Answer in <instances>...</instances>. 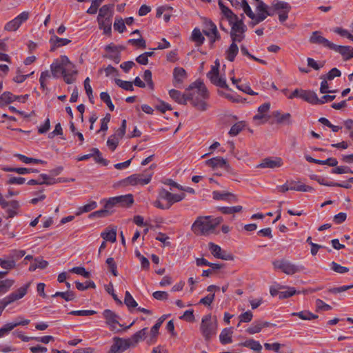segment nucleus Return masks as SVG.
<instances>
[{
  "instance_id": "obj_53",
  "label": "nucleus",
  "mask_w": 353,
  "mask_h": 353,
  "mask_svg": "<svg viewBox=\"0 0 353 353\" xmlns=\"http://www.w3.org/2000/svg\"><path fill=\"white\" fill-rule=\"evenodd\" d=\"M241 53L245 55V56H247L248 57L261 63V64H263V65H266L267 64V61H265V60H263V59H259V58H256V57L252 55L251 54H250V52H248V50L247 49V48L244 46V45H241Z\"/></svg>"
},
{
  "instance_id": "obj_46",
  "label": "nucleus",
  "mask_w": 353,
  "mask_h": 353,
  "mask_svg": "<svg viewBox=\"0 0 353 353\" xmlns=\"http://www.w3.org/2000/svg\"><path fill=\"white\" fill-rule=\"evenodd\" d=\"M272 8L274 11H285L290 10L291 6L285 1H277L272 3Z\"/></svg>"
},
{
  "instance_id": "obj_5",
  "label": "nucleus",
  "mask_w": 353,
  "mask_h": 353,
  "mask_svg": "<svg viewBox=\"0 0 353 353\" xmlns=\"http://www.w3.org/2000/svg\"><path fill=\"white\" fill-rule=\"evenodd\" d=\"M103 316L109 329L115 333L125 331L134 324V322H132L130 325L124 326L119 322V316L115 312L108 309L103 311Z\"/></svg>"
},
{
  "instance_id": "obj_55",
  "label": "nucleus",
  "mask_w": 353,
  "mask_h": 353,
  "mask_svg": "<svg viewBox=\"0 0 353 353\" xmlns=\"http://www.w3.org/2000/svg\"><path fill=\"white\" fill-rule=\"evenodd\" d=\"M244 126L245 125L243 123V122L236 123L231 127L229 131V134L232 137L236 136L243 129Z\"/></svg>"
},
{
  "instance_id": "obj_26",
  "label": "nucleus",
  "mask_w": 353,
  "mask_h": 353,
  "mask_svg": "<svg viewBox=\"0 0 353 353\" xmlns=\"http://www.w3.org/2000/svg\"><path fill=\"white\" fill-rule=\"evenodd\" d=\"M163 320L158 319L157 322L152 327L150 332V336L147 341L148 344H153L156 342L157 336L159 334V327L161 326Z\"/></svg>"
},
{
  "instance_id": "obj_49",
  "label": "nucleus",
  "mask_w": 353,
  "mask_h": 353,
  "mask_svg": "<svg viewBox=\"0 0 353 353\" xmlns=\"http://www.w3.org/2000/svg\"><path fill=\"white\" fill-rule=\"evenodd\" d=\"M206 30H203V34L208 37H212V34H214V29H217L216 26L211 20H208L205 22Z\"/></svg>"
},
{
  "instance_id": "obj_21",
  "label": "nucleus",
  "mask_w": 353,
  "mask_h": 353,
  "mask_svg": "<svg viewBox=\"0 0 353 353\" xmlns=\"http://www.w3.org/2000/svg\"><path fill=\"white\" fill-rule=\"evenodd\" d=\"M170 97L176 103L179 104L185 105L188 101V89H186L184 93H181L180 91L174 89H172L169 91Z\"/></svg>"
},
{
  "instance_id": "obj_58",
  "label": "nucleus",
  "mask_w": 353,
  "mask_h": 353,
  "mask_svg": "<svg viewBox=\"0 0 353 353\" xmlns=\"http://www.w3.org/2000/svg\"><path fill=\"white\" fill-rule=\"evenodd\" d=\"M321 79H323V81L321 83V87H320V92L322 94L325 93H332L335 91L329 90L328 83H327V79L325 77L324 75L321 77Z\"/></svg>"
},
{
  "instance_id": "obj_40",
  "label": "nucleus",
  "mask_w": 353,
  "mask_h": 353,
  "mask_svg": "<svg viewBox=\"0 0 353 353\" xmlns=\"http://www.w3.org/2000/svg\"><path fill=\"white\" fill-rule=\"evenodd\" d=\"M124 303L130 311L137 306V301L128 291L125 293Z\"/></svg>"
},
{
  "instance_id": "obj_61",
  "label": "nucleus",
  "mask_w": 353,
  "mask_h": 353,
  "mask_svg": "<svg viewBox=\"0 0 353 353\" xmlns=\"http://www.w3.org/2000/svg\"><path fill=\"white\" fill-rule=\"evenodd\" d=\"M110 214H111V212H109L108 210H107L106 208H104L102 210H99L95 211V212L90 214L89 218L93 219L95 217H98V218L105 217V216H108Z\"/></svg>"
},
{
  "instance_id": "obj_62",
  "label": "nucleus",
  "mask_w": 353,
  "mask_h": 353,
  "mask_svg": "<svg viewBox=\"0 0 353 353\" xmlns=\"http://www.w3.org/2000/svg\"><path fill=\"white\" fill-rule=\"evenodd\" d=\"M70 272L83 276L85 278H89L90 273L87 272L83 267H74L70 270Z\"/></svg>"
},
{
  "instance_id": "obj_33",
  "label": "nucleus",
  "mask_w": 353,
  "mask_h": 353,
  "mask_svg": "<svg viewBox=\"0 0 353 353\" xmlns=\"http://www.w3.org/2000/svg\"><path fill=\"white\" fill-rule=\"evenodd\" d=\"M14 101H16V95L10 92H4L0 95V107L5 106Z\"/></svg>"
},
{
  "instance_id": "obj_24",
  "label": "nucleus",
  "mask_w": 353,
  "mask_h": 353,
  "mask_svg": "<svg viewBox=\"0 0 353 353\" xmlns=\"http://www.w3.org/2000/svg\"><path fill=\"white\" fill-rule=\"evenodd\" d=\"M118 207H130L134 203L133 196L131 194L115 196Z\"/></svg>"
},
{
  "instance_id": "obj_27",
  "label": "nucleus",
  "mask_w": 353,
  "mask_h": 353,
  "mask_svg": "<svg viewBox=\"0 0 353 353\" xmlns=\"http://www.w3.org/2000/svg\"><path fill=\"white\" fill-rule=\"evenodd\" d=\"M232 328H224L220 335L219 340L221 344L226 345L231 343L232 342Z\"/></svg>"
},
{
  "instance_id": "obj_6",
  "label": "nucleus",
  "mask_w": 353,
  "mask_h": 353,
  "mask_svg": "<svg viewBox=\"0 0 353 353\" xmlns=\"http://www.w3.org/2000/svg\"><path fill=\"white\" fill-rule=\"evenodd\" d=\"M274 269L281 270L288 275H292L305 270L302 265H296L285 259L276 260L272 262Z\"/></svg>"
},
{
  "instance_id": "obj_1",
  "label": "nucleus",
  "mask_w": 353,
  "mask_h": 353,
  "mask_svg": "<svg viewBox=\"0 0 353 353\" xmlns=\"http://www.w3.org/2000/svg\"><path fill=\"white\" fill-rule=\"evenodd\" d=\"M188 101L199 111H206L209 105L207 100L210 93L205 85L201 80H196L191 83L188 88Z\"/></svg>"
},
{
  "instance_id": "obj_44",
  "label": "nucleus",
  "mask_w": 353,
  "mask_h": 353,
  "mask_svg": "<svg viewBox=\"0 0 353 353\" xmlns=\"http://www.w3.org/2000/svg\"><path fill=\"white\" fill-rule=\"evenodd\" d=\"M52 296V297L61 296L62 299H63L66 301H72L73 299H74L75 294L72 291L57 292Z\"/></svg>"
},
{
  "instance_id": "obj_18",
  "label": "nucleus",
  "mask_w": 353,
  "mask_h": 353,
  "mask_svg": "<svg viewBox=\"0 0 353 353\" xmlns=\"http://www.w3.org/2000/svg\"><path fill=\"white\" fill-rule=\"evenodd\" d=\"M282 165L283 161L280 157H275L274 159L268 157L263 159L261 163L257 165V168L274 169L276 168H279Z\"/></svg>"
},
{
  "instance_id": "obj_48",
  "label": "nucleus",
  "mask_w": 353,
  "mask_h": 353,
  "mask_svg": "<svg viewBox=\"0 0 353 353\" xmlns=\"http://www.w3.org/2000/svg\"><path fill=\"white\" fill-rule=\"evenodd\" d=\"M115 200H116V198H115V196H114V197H110L108 199H103L101 201V203L104 202V208H106L107 210H108L109 212L112 213L113 212L112 210V208L118 207L117 202H116Z\"/></svg>"
},
{
  "instance_id": "obj_63",
  "label": "nucleus",
  "mask_w": 353,
  "mask_h": 353,
  "mask_svg": "<svg viewBox=\"0 0 353 353\" xmlns=\"http://www.w3.org/2000/svg\"><path fill=\"white\" fill-rule=\"evenodd\" d=\"M316 311H320V310H322V311H328V310H330L332 309V307L325 303V302H323L322 300L321 299H316Z\"/></svg>"
},
{
  "instance_id": "obj_39",
  "label": "nucleus",
  "mask_w": 353,
  "mask_h": 353,
  "mask_svg": "<svg viewBox=\"0 0 353 353\" xmlns=\"http://www.w3.org/2000/svg\"><path fill=\"white\" fill-rule=\"evenodd\" d=\"M246 28L241 29V30L235 31L234 33L230 32V38L232 41L234 42H241L245 37Z\"/></svg>"
},
{
  "instance_id": "obj_34",
  "label": "nucleus",
  "mask_w": 353,
  "mask_h": 353,
  "mask_svg": "<svg viewBox=\"0 0 353 353\" xmlns=\"http://www.w3.org/2000/svg\"><path fill=\"white\" fill-rule=\"evenodd\" d=\"M97 208V203L96 201H90L88 203L79 207L76 212L77 216H79L83 213L89 212Z\"/></svg>"
},
{
  "instance_id": "obj_50",
  "label": "nucleus",
  "mask_w": 353,
  "mask_h": 353,
  "mask_svg": "<svg viewBox=\"0 0 353 353\" xmlns=\"http://www.w3.org/2000/svg\"><path fill=\"white\" fill-rule=\"evenodd\" d=\"M76 288L79 290H85L88 288H95L96 285L95 283L92 281H86L84 283H80L79 281L75 282Z\"/></svg>"
},
{
  "instance_id": "obj_37",
  "label": "nucleus",
  "mask_w": 353,
  "mask_h": 353,
  "mask_svg": "<svg viewBox=\"0 0 353 353\" xmlns=\"http://www.w3.org/2000/svg\"><path fill=\"white\" fill-rule=\"evenodd\" d=\"M101 236L105 240V241H108L114 243L117 239V232L114 229L108 230V228H107L101 234Z\"/></svg>"
},
{
  "instance_id": "obj_14",
  "label": "nucleus",
  "mask_w": 353,
  "mask_h": 353,
  "mask_svg": "<svg viewBox=\"0 0 353 353\" xmlns=\"http://www.w3.org/2000/svg\"><path fill=\"white\" fill-rule=\"evenodd\" d=\"M310 43L321 46L332 50L334 43L323 37L319 31H314L309 39Z\"/></svg>"
},
{
  "instance_id": "obj_25",
  "label": "nucleus",
  "mask_w": 353,
  "mask_h": 353,
  "mask_svg": "<svg viewBox=\"0 0 353 353\" xmlns=\"http://www.w3.org/2000/svg\"><path fill=\"white\" fill-rule=\"evenodd\" d=\"M114 12V5L113 4H108L103 6L99 12V14L97 19H104L106 17H110L111 19Z\"/></svg>"
},
{
  "instance_id": "obj_38",
  "label": "nucleus",
  "mask_w": 353,
  "mask_h": 353,
  "mask_svg": "<svg viewBox=\"0 0 353 353\" xmlns=\"http://www.w3.org/2000/svg\"><path fill=\"white\" fill-rule=\"evenodd\" d=\"M192 40L196 43V46H201L205 41V37L202 35L199 28H194L192 33Z\"/></svg>"
},
{
  "instance_id": "obj_2",
  "label": "nucleus",
  "mask_w": 353,
  "mask_h": 353,
  "mask_svg": "<svg viewBox=\"0 0 353 353\" xmlns=\"http://www.w3.org/2000/svg\"><path fill=\"white\" fill-rule=\"evenodd\" d=\"M222 221L221 216L216 218L212 216H199L192 225L191 230L196 235H208L212 233Z\"/></svg>"
},
{
  "instance_id": "obj_56",
  "label": "nucleus",
  "mask_w": 353,
  "mask_h": 353,
  "mask_svg": "<svg viewBox=\"0 0 353 353\" xmlns=\"http://www.w3.org/2000/svg\"><path fill=\"white\" fill-rule=\"evenodd\" d=\"M118 144L119 137L116 134L110 136L107 141V145L112 151H114L117 148Z\"/></svg>"
},
{
  "instance_id": "obj_7",
  "label": "nucleus",
  "mask_w": 353,
  "mask_h": 353,
  "mask_svg": "<svg viewBox=\"0 0 353 353\" xmlns=\"http://www.w3.org/2000/svg\"><path fill=\"white\" fill-rule=\"evenodd\" d=\"M152 172H145L144 174H134L125 178L122 181V183L125 185H144L148 184L152 178Z\"/></svg>"
},
{
  "instance_id": "obj_57",
  "label": "nucleus",
  "mask_w": 353,
  "mask_h": 353,
  "mask_svg": "<svg viewBox=\"0 0 353 353\" xmlns=\"http://www.w3.org/2000/svg\"><path fill=\"white\" fill-rule=\"evenodd\" d=\"M261 326L260 321H254L246 330L245 332L250 334H256L261 332Z\"/></svg>"
},
{
  "instance_id": "obj_19",
  "label": "nucleus",
  "mask_w": 353,
  "mask_h": 353,
  "mask_svg": "<svg viewBox=\"0 0 353 353\" xmlns=\"http://www.w3.org/2000/svg\"><path fill=\"white\" fill-rule=\"evenodd\" d=\"M205 163L214 170L216 168H223L225 170H228L230 168V165L227 161L220 157H216L208 159L206 161Z\"/></svg>"
},
{
  "instance_id": "obj_43",
  "label": "nucleus",
  "mask_w": 353,
  "mask_h": 353,
  "mask_svg": "<svg viewBox=\"0 0 353 353\" xmlns=\"http://www.w3.org/2000/svg\"><path fill=\"white\" fill-rule=\"evenodd\" d=\"M212 83L214 84L216 86H219L220 88H225L228 90H230L229 88L228 85L226 83V81L225 79L220 77L219 75L212 77L210 79Z\"/></svg>"
},
{
  "instance_id": "obj_52",
  "label": "nucleus",
  "mask_w": 353,
  "mask_h": 353,
  "mask_svg": "<svg viewBox=\"0 0 353 353\" xmlns=\"http://www.w3.org/2000/svg\"><path fill=\"white\" fill-rule=\"evenodd\" d=\"M114 28L115 30L118 31L120 33H123L126 28L125 25V22L121 17L115 18V21L114 23Z\"/></svg>"
},
{
  "instance_id": "obj_16",
  "label": "nucleus",
  "mask_w": 353,
  "mask_h": 353,
  "mask_svg": "<svg viewBox=\"0 0 353 353\" xmlns=\"http://www.w3.org/2000/svg\"><path fill=\"white\" fill-rule=\"evenodd\" d=\"M65 72L63 73V79L64 81L67 84H71L75 81L76 78L75 76L77 74V70L75 69V65L70 62L69 60V63L64 66Z\"/></svg>"
},
{
  "instance_id": "obj_35",
  "label": "nucleus",
  "mask_w": 353,
  "mask_h": 353,
  "mask_svg": "<svg viewBox=\"0 0 353 353\" xmlns=\"http://www.w3.org/2000/svg\"><path fill=\"white\" fill-rule=\"evenodd\" d=\"M292 316H298L302 320H312L318 318V316L312 314L308 310H303L299 312L292 313Z\"/></svg>"
},
{
  "instance_id": "obj_30",
  "label": "nucleus",
  "mask_w": 353,
  "mask_h": 353,
  "mask_svg": "<svg viewBox=\"0 0 353 353\" xmlns=\"http://www.w3.org/2000/svg\"><path fill=\"white\" fill-rule=\"evenodd\" d=\"M236 43V42L232 41V43L225 52L226 59L231 62L234 61V59L239 52V47Z\"/></svg>"
},
{
  "instance_id": "obj_41",
  "label": "nucleus",
  "mask_w": 353,
  "mask_h": 353,
  "mask_svg": "<svg viewBox=\"0 0 353 353\" xmlns=\"http://www.w3.org/2000/svg\"><path fill=\"white\" fill-rule=\"evenodd\" d=\"M14 283L13 279H7L0 281V294L6 293Z\"/></svg>"
},
{
  "instance_id": "obj_54",
  "label": "nucleus",
  "mask_w": 353,
  "mask_h": 353,
  "mask_svg": "<svg viewBox=\"0 0 353 353\" xmlns=\"http://www.w3.org/2000/svg\"><path fill=\"white\" fill-rule=\"evenodd\" d=\"M0 266L3 269L10 270L15 268L16 261L14 259L3 260L0 258Z\"/></svg>"
},
{
  "instance_id": "obj_59",
  "label": "nucleus",
  "mask_w": 353,
  "mask_h": 353,
  "mask_svg": "<svg viewBox=\"0 0 353 353\" xmlns=\"http://www.w3.org/2000/svg\"><path fill=\"white\" fill-rule=\"evenodd\" d=\"M331 269L339 274H344L349 271V269L347 267L342 266L337 263L333 261L331 263Z\"/></svg>"
},
{
  "instance_id": "obj_13",
  "label": "nucleus",
  "mask_w": 353,
  "mask_h": 353,
  "mask_svg": "<svg viewBox=\"0 0 353 353\" xmlns=\"http://www.w3.org/2000/svg\"><path fill=\"white\" fill-rule=\"evenodd\" d=\"M114 343L111 345L109 353H117L123 352L132 346V343L129 339H122L119 337H114L113 339Z\"/></svg>"
},
{
  "instance_id": "obj_15",
  "label": "nucleus",
  "mask_w": 353,
  "mask_h": 353,
  "mask_svg": "<svg viewBox=\"0 0 353 353\" xmlns=\"http://www.w3.org/2000/svg\"><path fill=\"white\" fill-rule=\"evenodd\" d=\"M159 197L166 200L170 208L173 203L182 201L185 197V194L184 193L180 194H172L165 189H161L159 192Z\"/></svg>"
},
{
  "instance_id": "obj_22",
  "label": "nucleus",
  "mask_w": 353,
  "mask_h": 353,
  "mask_svg": "<svg viewBox=\"0 0 353 353\" xmlns=\"http://www.w3.org/2000/svg\"><path fill=\"white\" fill-rule=\"evenodd\" d=\"M300 99L313 105H317L318 102H320L316 94L311 90H302L300 93Z\"/></svg>"
},
{
  "instance_id": "obj_20",
  "label": "nucleus",
  "mask_w": 353,
  "mask_h": 353,
  "mask_svg": "<svg viewBox=\"0 0 353 353\" xmlns=\"http://www.w3.org/2000/svg\"><path fill=\"white\" fill-rule=\"evenodd\" d=\"M212 195L213 199L215 200L226 201L230 203H235L238 201L236 195L228 192L214 191Z\"/></svg>"
},
{
  "instance_id": "obj_42",
  "label": "nucleus",
  "mask_w": 353,
  "mask_h": 353,
  "mask_svg": "<svg viewBox=\"0 0 353 353\" xmlns=\"http://www.w3.org/2000/svg\"><path fill=\"white\" fill-rule=\"evenodd\" d=\"M8 207H10L7 210V212L9 218H12L17 214L16 210L19 208L20 205L19 203L16 200H12L8 201Z\"/></svg>"
},
{
  "instance_id": "obj_12",
  "label": "nucleus",
  "mask_w": 353,
  "mask_h": 353,
  "mask_svg": "<svg viewBox=\"0 0 353 353\" xmlns=\"http://www.w3.org/2000/svg\"><path fill=\"white\" fill-rule=\"evenodd\" d=\"M296 181H288L285 184L282 185L277 186V189L281 192H285L288 190H296L300 192H310L314 189L310 185H307L305 184H300L297 186H293V184H295Z\"/></svg>"
},
{
  "instance_id": "obj_9",
  "label": "nucleus",
  "mask_w": 353,
  "mask_h": 353,
  "mask_svg": "<svg viewBox=\"0 0 353 353\" xmlns=\"http://www.w3.org/2000/svg\"><path fill=\"white\" fill-rule=\"evenodd\" d=\"M30 13L28 11H24L21 12L14 19L8 22L5 25L4 29L10 32L16 31L23 23H24L28 19Z\"/></svg>"
},
{
  "instance_id": "obj_36",
  "label": "nucleus",
  "mask_w": 353,
  "mask_h": 353,
  "mask_svg": "<svg viewBox=\"0 0 353 353\" xmlns=\"http://www.w3.org/2000/svg\"><path fill=\"white\" fill-rule=\"evenodd\" d=\"M50 41L54 43V46L51 48V51L54 50L56 48L61 47L65 46L71 42L70 39L59 38L57 36H54L51 38Z\"/></svg>"
},
{
  "instance_id": "obj_45",
  "label": "nucleus",
  "mask_w": 353,
  "mask_h": 353,
  "mask_svg": "<svg viewBox=\"0 0 353 353\" xmlns=\"http://www.w3.org/2000/svg\"><path fill=\"white\" fill-rule=\"evenodd\" d=\"M242 206L236 205L232 207H219V210L225 214H231L240 212L242 210Z\"/></svg>"
},
{
  "instance_id": "obj_17",
  "label": "nucleus",
  "mask_w": 353,
  "mask_h": 353,
  "mask_svg": "<svg viewBox=\"0 0 353 353\" xmlns=\"http://www.w3.org/2000/svg\"><path fill=\"white\" fill-rule=\"evenodd\" d=\"M332 50L339 53L343 57L344 61H347L353 58V48L350 46H339L334 44Z\"/></svg>"
},
{
  "instance_id": "obj_10",
  "label": "nucleus",
  "mask_w": 353,
  "mask_h": 353,
  "mask_svg": "<svg viewBox=\"0 0 353 353\" xmlns=\"http://www.w3.org/2000/svg\"><path fill=\"white\" fill-rule=\"evenodd\" d=\"M208 248L210 251L211 254L216 259H219L225 261H232L234 260V256L231 253L227 252L225 250L221 249V248L212 243L210 242L208 243Z\"/></svg>"
},
{
  "instance_id": "obj_11",
  "label": "nucleus",
  "mask_w": 353,
  "mask_h": 353,
  "mask_svg": "<svg viewBox=\"0 0 353 353\" xmlns=\"http://www.w3.org/2000/svg\"><path fill=\"white\" fill-rule=\"evenodd\" d=\"M30 286V282L26 283L23 286L17 289L15 292H12L5 297L4 306L22 299L28 292V290Z\"/></svg>"
},
{
  "instance_id": "obj_60",
  "label": "nucleus",
  "mask_w": 353,
  "mask_h": 353,
  "mask_svg": "<svg viewBox=\"0 0 353 353\" xmlns=\"http://www.w3.org/2000/svg\"><path fill=\"white\" fill-rule=\"evenodd\" d=\"M106 263L108 265V268H109L110 270L111 271V272L112 273V274L114 276H118L117 265L114 259L112 257L108 258L106 260Z\"/></svg>"
},
{
  "instance_id": "obj_31",
  "label": "nucleus",
  "mask_w": 353,
  "mask_h": 353,
  "mask_svg": "<svg viewBox=\"0 0 353 353\" xmlns=\"http://www.w3.org/2000/svg\"><path fill=\"white\" fill-rule=\"evenodd\" d=\"M97 21L99 23V28L103 30V33L105 34H110L112 30V21L111 19H110V17H106L104 19H97Z\"/></svg>"
},
{
  "instance_id": "obj_23",
  "label": "nucleus",
  "mask_w": 353,
  "mask_h": 353,
  "mask_svg": "<svg viewBox=\"0 0 353 353\" xmlns=\"http://www.w3.org/2000/svg\"><path fill=\"white\" fill-rule=\"evenodd\" d=\"M273 117L276 119L278 124H292V116L290 113L281 114L279 111H274L272 113Z\"/></svg>"
},
{
  "instance_id": "obj_8",
  "label": "nucleus",
  "mask_w": 353,
  "mask_h": 353,
  "mask_svg": "<svg viewBox=\"0 0 353 353\" xmlns=\"http://www.w3.org/2000/svg\"><path fill=\"white\" fill-rule=\"evenodd\" d=\"M68 63L69 59L65 55H62L59 59H56L50 65L52 77L58 78L61 75L63 76V73L65 72L64 66Z\"/></svg>"
},
{
  "instance_id": "obj_47",
  "label": "nucleus",
  "mask_w": 353,
  "mask_h": 353,
  "mask_svg": "<svg viewBox=\"0 0 353 353\" xmlns=\"http://www.w3.org/2000/svg\"><path fill=\"white\" fill-rule=\"evenodd\" d=\"M116 84L125 90L132 91L134 90L133 83L131 81H123L119 79H115Z\"/></svg>"
},
{
  "instance_id": "obj_4",
  "label": "nucleus",
  "mask_w": 353,
  "mask_h": 353,
  "mask_svg": "<svg viewBox=\"0 0 353 353\" xmlns=\"http://www.w3.org/2000/svg\"><path fill=\"white\" fill-rule=\"evenodd\" d=\"M217 330V322L216 318L208 314L202 318L200 325V331L206 342H210L216 335Z\"/></svg>"
},
{
  "instance_id": "obj_29",
  "label": "nucleus",
  "mask_w": 353,
  "mask_h": 353,
  "mask_svg": "<svg viewBox=\"0 0 353 353\" xmlns=\"http://www.w3.org/2000/svg\"><path fill=\"white\" fill-rule=\"evenodd\" d=\"M173 77L174 85L176 86L177 84L182 83L186 78V72L183 68H175L173 71Z\"/></svg>"
},
{
  "instance_id": "obj_51",
  "label": "nucleus",
  "mask_w": 353,
  "mask_h": 353,
  "mask_svg": "<svg viewBox=\"0 0 353 353\" xmlns=\"http://www.w3.org/2000/svg\"><path fill=\"white\" fill-rule=\"evenodd\" d=\"M100 98H101V101H103L107 105V106L108 107V108L110 109V111L114 110V105L112 103L110 97L108 92H102L100 94Z\"/></svg>"
},
{
  "instance_id": "obj_32",
  "label": "nucleus",
  "mask_w": 353,
  "mask_h": 353,
  "mask_svg": "<svg viewBox=\"0 0 353 353\" xmlns=\"http://www.w3.org/2000/svg\"><path fill=\"white\" fill-rule=\"evenodd\" d=\"M240 346L248 347L254 351L260 352L262 350V345L259 341L254 339H248L239 344Z\"/></svg>"
},
{
  "instance_id": "obj_3",
  "label": "nucleus",
  "mask_w": 353,
  "mask_h": 353,
  "mask_svg": "<svg viewBox=\"0 0 353 353\" xmlns=\"http://www.w3.org/2000/svg\"><path fill=\"white\" fill-rule=\"evenodd\" d=\"M219 6L221 11V14L228 20L229 25L231 26L230 32L234 33L235 31L241 30V29L246 28L243 20L234 14L228 7L225 6L223 1H219Z\"/></svg>"
},
{
  "instance_id": "obj_64",
  "label": "nucleus",
  "mask_w": 353,
  "mask_h": 353,
  "mask_svg": "<svg viewBox=\"0 0 353 353\" xmlns=\"http://www.w3.org/2000/svg\"><path fill=\"white\" fill-rule=\"evenodd\" d=\"M341 71L339 69H337L336 68H334L331 69L327 73L326 75H324V76L327 80L331 81V80L334 79L335 77H341Z\"/></svg>"
},
{
  "instance_id": "obj_28",
  "label": "nucleus",
  "mask_w": 353,
  "mask_h": 353,
  "mask_svg": "<svg viewBox=\"0 0 353 353\" xmlns=\"http://www.w3.org/2000/svg\"><path fill=\"white\" fill-rule=\"evenodd\" d=\"M148 334V328L145 327L134 333L130 338H129L132 346L134 347L139 341L145 339Z\"/></svg>"
}]
</instances>
